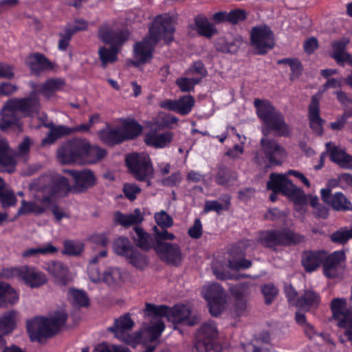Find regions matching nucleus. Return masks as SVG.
<instances>
[{
	"instance_id": "nucleus-22",
	"label": "nucleus",
	"mask_w": 352,
	"mask_h": 352,
	"mask_svg": "<svg viewBox=\"0 0 352 352\" xmlns=\"http://www.w3.org/2000/svg\"><path fill=\"white\" fill-rule=\"evenodd\" d=\"M346 259L343 251H336L327 255L325 251V258L322 261L323 274L327 278H336L338 276V267Z\"/></svg>"
},
{
	"instance_id": "nucleus-45",
	"label": "nucleus",
	"mask_w": 352,
	"mask_h": 352,
	"mask_svg": "<svg viewBox=\"0 0 352 352\" xmlns=\"http://www.w3.org/2000/svg\"><path fill=\"white\" fill-rule=\"evenodd\" d=\"M119 51L114 46L109 48L100 47L98 50V55L103 68H105L108 63H113L118 60Z\"/></svg>"
},
{
	"instance_id": "nucleus-63",
	"label": "nucleus",
	"mask_w": 352,
	"mask_h": 352,
	"mask_svg": "<svg viewBox=\"0 0 352 352\" xmlns=\"http://www.w3.org/2000/svg\"><path fill=\"white\" fill-rule=\"evenodd\" d=\"M331 241L335 243L344 245L348 242L344 227L333 232L330 236Z\"/></svg>"
},
{
	"instance_id": "nucleus-9",
	"label": "nucleus",
	"mask_w": 352,
	"mask_h": 352,
	"mask_svg": "<svg viewBox=\"0 0 352 352\" xmlns=\"http://www.w3.org/2000/svg\"><path fill=\"white\" fill-rule=\"evenodd\" d=\"M218 331L212 324L204 323L199 329V337L194 344L192 352H219L216 339Z\"/></svg>"
},
{
	"instance_id": "nucleus-58",
	"label": "nucleus",
	"mask_w": 352,
	"mask_h": 352,
	"mask_svg": "<svg viewBox=\"0 0 352 352\" xmlns=\"http://www.w3.org/2000/svg\"><path fill=\"white\" fill-rule=\"evenodd\" d=\"M228 267L234 270L248 269L252 266V261L243 257L240 259H228Z\"/></svg>"
},
{
	"instance_id": "nucleus-5",
	"label": "nucleus",
	"mask_w": 352,
	"mask_h": 352,
	"mask_svg": "<svg viewBox=\"0 0 352 352\" xmlns=\"http://www.w3.org/2000/svg\"><path fill=\"white\" fill-rule=\"evenodd\" d=\"M41 104L34 94L28 97L9 99L1 110L0 130L3 131L21 125V113L32 116L39 113Z\"/></svg>"
},
{
	"instance_id": "nucleus-41",
	"label": "nucleus",
	"mask_w": 352,
	"mask_h": 352,
	"mask_svg": "<svg viewBox=\"0 0 352 352\" xmlns=\"http://www.w3.org/2000/svg\"><path fill=\"white\" fill-rule=\"evenodd\" d=\"M221 201L224 203V205L217 200L206 201L204 204V212L205 213H208L211 211H214L217 214H220L222 210H229L231 205L230 195H226L223 198H221Z\"/></svg>"
},
{
	"instance_id": "nucleus-25",
	"label": "nucleus",
	"mask_w": 352,
	"mask_h": 352,
	"mask_svg": "<svg viewBox=\"0 0 352 352\" xmlns=\"http://www.w3.org/2000/svg\"><path fill=\"white\" fill-rule=\"evenodd\" d=\"M324 258V250H305L302 253L301 264L306 272L311 273L318 270Z\"/></svg>"
},
{
	"instance_id": "nucleus-29",
	"label": "nucleus",
	"mask_w": 352,
	"mask_h": 352,
	"mask_svg": "<svg viewBox=\"0 0 352 352\" xmlns=\"http://www.w3.org/2000/svg\"><path fill=\"white\" fill-rule=\"evenodd\" d=\"M47 271L54 278L55 283L60 287H66L71 281L68 267L60 261L50 263Z\"/></svg>"
},
{
	"instance_id": "nucleus-42",
	"label": "nucleus",
	"mask_w": 352,
	"mask_h": 352,
	"mask_svg": "<svg viewBox=\"0 0 352 352\" xmlns=\"http://www.w3.org/2000/svg\"><path fill=\"white\" fill-rule=\"evenodd\" d=\"M113 248L114 252L126 258L135 247L131 244L127 237L120 236L113 241Z\"/></svg>"
},
{
	"instance_id": "nucleus-36",
	"label": "nucleus",
	"mask_w": 352,
	"mask_h": 352,
	"mask_svg": "<svg viewBox=\"0 0 352 352\" xmlns=\"http://www.w3.org/2000/svg\"><path fill=\"white\" fill-rule=\"evenodd\" d=\"M121 130L125 142L133 140L140 136L142 133L143 127L134 119H125L122 122Z\"/></svg>"
},
{
	"instance_id": "nucleus-40",
	"label": "nucleus",
	"mask_w": 352,
	"mask_h": 352,
	"mask_svg": "<svg viewBox=\"0 0 352 352\" xmlns=\"http://www.w3.org/2000/svg\"><path fill=\"white\" fill-rule=\"evenodd\" d=\"M69 299L74 307H88L90 300L86 292L76 288H69L68 289Z\"/></svg>"
},
{
	"instance_id": "nucleus-57",
	"label": "nucleus",
	"mask_w": 352,
	"mask_h": 352,
	"mask_svg": "<svg viewBox=\"0 0 352 352\" xmlns=\"http://www.w3.org/2000/svg\"><path fill=\"white\" fill-rule=\"evenodd\" d=\"M73 35L74 34L70 32V30L67 29L66 28L64 29V32H60L59 34L60 39L58 43V50L65 52L67 50Z\"/></svg>"
},
{
	"instance_id": "nucleus-34",
	"label": "nucleus",
	"mask_w": 352,
	"mask_h": 352,
	"mask_svg": "<svg viewBox=\"0 0 352 352\" xmlns=\"http://www.w3.org/2000/svg\"><path fill=\"white\" fill-rule=\"evenodd\" d=\"M348 43L349 41L346 38L334 41L331 43L333 50L331 57L339 65L344 66V63H349L352 61V56L345 52Z\"/></svg>"
},
{
	"instance_id": "nucleus-62",
	"label": "nucleus",
	"mask_w": 352,
	"mask_h": 352,
	"mask_svg": "<svg viewBox=\"0 0 352 352\" xmlns=\"http://www.w3.org/2000/svg\"><path fill=\"white\" fill-rule=\"evenodd\" d=\"M22 271L23 266L4 267L2 269L1 275L6 278H12L14 277H17L19 279H20Z\"/></svg>"
},
{
	"instance_id": "nucleus-60",
	"label": "nucleus",
	"mask_w": 352,
	"mask_h": 352,
	"mask_svg": "<svg viewBox=\"0 0 352 352\" xmlns=\"http://www.w3.org/2000/svg\"><path fill=\"white\" fill-rule=\"evenodd\" d=\"M291 69L290 80H294L298 78L303 71L302 63L298 58H294V62L289 66Z\"/></svg>"
},
{
	"instance_id": "nucleus-19",
	"label": "nucleus",
	"mask_w": 352,
	"mask_h": 352,
	"mask_svg": "<svg viewBox=\"0 0 352 352\" xmlns=\"http://www.w3.org/2000/svg\"><path fill=\"white\" fill-rule=\"evenodd\" d=\"M25 63L31 74L36 76H39L44 72L52 71L55 68V64L39 52L30 54Z\"/></svg>"
},
{
	"instance_id": "nucleus-61",
	"label": "nucleus",
	"mask_w": 352,
	"mask_h": 352,
	"mask_svg": "<svg viewBox=\"0 0 352 352\" xmlns=\"http://www.w3.org/2000/svg\"><path fill=\"white\" fill-rule=\"evenodd\" d=\"M248 287L246 283L236 285L231 288L232 295L235 298V300L245 299Z\"/></svg>"
},
{
	"instance_id": "nucleus-7",
	"label": "nucleus",
	"mask_w": 352,
	"mask_h": 352,
	"mask_svg": "<svg viewBox=\"0 0 352 352\" xmlns=\"http://www.w3.org/2000/svg\"><path fill=\"white\" fill-rule=\"evenodd\" d=\"M129 173L139 182H148L153 177L154 169L150 157L144 153L133 152L125 157Z\"/></svg>"
},
{
	"instance_id": "nucleus-23",
	"label": "nucleus",
	"mask_w": 352,
	"mask_h": 352,
	"mask_svg": "<svg viewBox=\"0 0 352 352\" xmlns=\"http://www.w3.org/2000/svg\"><path fill=\"white\" fill-rule=\"evenodd\" d=\"M308 118L309 126L314 133L318 135L323 134L324 120L320 116V98L314 95L311 98V102L308 107Z\"/></svg>"
},
{
	"instance_id": "nucleus-12",
	"label": "nucleus",
	"mask_w": 352,
	"mask_h": 352,
	"mask_svg": "<svg viewBox=\"0 0 352 352\" xmlns=\"http://www.w3.org/2000/svg\"><path fill=\"white\" fill-rule=\"evenodd\" d=\"M203 293L210 314L213 316H219L223 311L226 301L224 289L219 283H214L204 287Z\"/></svg>"
},
{
	"instance_id": "nucleus-20",
	"label": "nucleus",
	"mask_w": 352,
	"mask_h": 352,
	"mask_svg": "<svg viewBox=\"0 0 352 352\" xmlns=\"http://www.w3.org/2000/svg\"><path fill=\"white\" fill-rule=\"evenodd\" d=\"M16 155L6 139L0 138V172L12 173L14 172L16 160Z\"/></svg>"
},
{
	"instance_id": "nucleus-17",
	"label": "nucleus",
	"mask_w": 352,
	"mask_h": 352,
	"mask_svg": "<svg viewBox=\"0 0 352 352\" xmlns=\"http://www.w3.org/2000/svg\"><path fill=\"white\" fill-rule=\"evenodd\" d=\"M195 103L194 97L188 94L180 96L177 100H164L159 105L163 109L175 112L181 116H186L191 112Z\"/></svg>"
},
{
	"instance_id": "nucleus-32",
	"label": "nucleus",
	"mask_w": 352,
	"mask_h": 352,
	"mask_svg": "<svg viewBox=\"0 0 352 352\" xmlns=\"http://www.w3.org/2000/svg\"><path fill=\"white\" fill-rule=\"evenodd\" d=\"M326 148L329 153L331 161L336 163L341 168L352 169V156L348 155L344 150L331 144V142L326 144Z\"/></svg>"
},
{
	"instance_id": "nucleus-33",
	"label": "nucleus",
	"mask_w": 352,
	"mask_h": 352,
	"mask_svg": "<svg viewBox=\"0 0 352 352\" xmlns=\"http://www.w3.org/2000/svg\"><path fill=\"white\" fill-rule=\"evenodd\" d=\"M66 82L63 78H50L38 85V92L47 98L52 97L57 91L63 90Z\"/></svg>"
},
{
	"instance_id": "nucleus-31",
	"label": "nucleus",
	"mask_w": 352,
	"mask_h": 352,
	"mask_svg": "<svg viewBox=\"0 0 352 352\" xmlns=\"http://www.w3.org/2000/svg\"><path fill=\"white\" fill-rule=\"evenodd\" d=\"M194 23L190 28L195 30L200 36L210 38L217 33L215 26L211 23L203 14H199L194 17Z\"/></svg>"
},
{
	"instance_id": "nucleus-15",
	"label": "nucleus",
	"mask_w": 352,
	"mask_h": 352,
	"mask_svg": "<svg viewBox=\"0 0 352 352\" xmlns=\"http://www.w3.org/2000/svg\"><path fill=\"white\" fill-rule=\"evenodd\" d=\"M320 196L322 201L335 211H352V202L341 192L332 194L330 188H322Z\"/></svg>"
},
{
	"instance_id": "nucleus-55",
	"label": "nucleus",
	"mask_w": 352,
	"mask_h": 352,
	"mask_svg": "<svg viewBox=\"0 0 352 352\" xmlns=\"http://www.w3.org/2000/svg\"><path fill=\"white\" fill-rule=\"evenodd\" d=\"M261 292L265 297V303L270 305L278 294V289L273 284H265L262 287Z\"/></svg>"
},
{
	"instance_id": "nucleus-39",
	"label": "nucleus",
	"mask_w": 352,
	"mask_h": 352,
	"mask_svg": "<svg viewBox=\"0 0 352 352\" xmlns=\"http://www.w3.org/2000/svg\"><path fill=\"white\" fill-rule=\"evenodd\" d=\"M320 302V295L312 290H305L304 294L299 297L296 302V306L300 309H310L317 307Z\"/></svg>"
},
{
	"instance_id": "nucleus-48",
	"label": "nucleus",
	"mask_w": 352,
	"mask_h": 352,
	"mask_svg": "<svg viewBox=\"0 0 352 352\" xmlns=\"http://www.w3.org/2000/svg\"><path fill=\"white\" fill-rule=\"evenodd\" d=\"M153 230L154 232V237L155 240V245L153 246V250L157 249L159 244L163 243H170L169 242H166L164 241L167 240H174L175 239V236L174 234L168 232L166 229H162L160 230L156 226L153 228Z\"/></svg>"
},
{
	"instance_id": "nucleus-35",
	"label": "nucleus",
	"mask_w": 352,
	"mask_h": 352,
	"mask_svg": "<svg viewBox=\"0 0 352 352\" xmlns=\"http://www.w3.org/2000/svg\"><path fill=\"white\" fill-rule=\"evenodd\" d=\"M15 316L14 311H9L0 317V348L6 345L3 336L11 333L16 327Z\"/></svg>"
},
{
	"instance_id": "nucleus-59",
	"label": "nucleus",
	"mask_w": 352,
	"mask_h": 352,
	"mask_svg": "<svg viewBox=\"0 0 352 352\" xmlns=\"http://www.w3.org/2000/svg\"><path fill=\"white\" fill-rule=\"evenodd\" d=\"M165 329V324L163 321L158 320L148 328V333L151 335V340L158 339Z\"/></svg>"
},
{
	"instance_id": "nucleus-27",
	"label": "nucleus",
	"mask_w": 352,
	"mask_h": 352,
	"mask_svg": "<svg viewBox=\"0 0 352 352\" xmlns=\"http://www.w3.org/2000/svg\"><path fill=\"white\" fill-rule=\"evenodd\" d=\"M43 126L49 129L50 131L41 141L43 146L52 145L57 140L72 134L71 127L65 125H55L52 121L49 123H44Z\"/></svg>"
},
{
	"instance_id": "nucleus-30",
	"label": "nucleus",
	"mask_w": 352,
	"mask_h": 352,
	"mask_svg": "<svg viewBox=\"0 0 352 352\" xmlns=\"http://www.w3.org/2000/svg\"><path fill=\"white\" fill-rule=\"evenodd\" d=\"M100 38L105 43L114 46L118 50L120 47L129 39V34L126 30H99Z\"/></svg>"
},
{
	"instance_id": "nucleus-50",
	"label": "nucleus",
	"mask_w": 352,
	"mask_h": 352,
	"mask_svg": "<svg viewBox=\"0 0 352 352\" xmlns=\"http://www.w3.org/2000/svg\"><path fill=\"white\" fill-rule=\"evenodd\" d=\"M154 217L156 223L162 229H167L173 225V218L164 210L156 213Z\"/></svg>"
},
{
	"instance_id": "nucleus-24",
	"label": "nucleus",
	"mask_w": 352,
	"mask_h": 352,
	"mask_svg": "<svg viewBox=\"0 0 352 352\" xmlns=\"http://www.w3.org/2000/svg\"><path fill=\"white\" fill-rule=\"evenodd\" d=\"M21 273L20 280L31 288L40 287L47 281L45 274L33 267L23 265Z\"/></svg>"
},
{
	"instance_id": "nucleus-16",
	"label": "nucleus",
	"mask_w": 352,
	"mask_h": 352,
	"mask_svg": "<svg viewBox=\"0 0 352 352\" xmlns=\"http://www.w3.org/2000/svg\"><path fill=\"white\" fill-rule=\"evenodd\" d=\"M160 259L168 265L179 267L184 259L180 246L177 243L159 244L154 250Z\"/></svg>"
},
{
	"instance_id": "nucleus-11",
	"label": "nucleus",
	"mask_w": 352,
	"mask_h": 352,
	"mask_svg": "<svg viewBox=\"0 0 352 352\" xmlns=\"http://www.w3.org/2000/svg\"><path fill=\"white\" fill-rule=\"evenodd\" d=\"M250 42L251 45L257 50L258 54H265L274 47V33L265 24L252 27L250 32Z\"/></svg>"
},
{
	"instance_id": "nucleus-8",
	"label": "nucleus",
	"mask_w": 352,
	"mask_h": 352,
	"mask_svg": "<svg viewBox=\"0 0 352 352\" xmlns=\"http://www.w3.org/2000/svg\"><path fill=\"white\" fill-rule=\"evenodd\" d=\"M145 314L149 317H166L175 324H186L192 326L194 323L189 319L190 311L184 305H175L169 307L166 305H155L146 303Z\"/></svg>"
},
{
	"instance_id": "nucleus-10",
	"label": "nucleus",
	"mask_w": 352,
	"mask_h": 352,
	"mask_svg": "<svg viewBox=\"0 0 352 352\" xmlns=\"http://www.w3.org/2000/svg\"><path fill=\"white\" fill-rule=\"evenodd\" d=\"M346 304L345 299L334 298L331 302V309L338 326L345 329L343 336L352 345V311L346 307Z\"/></svg>"
},
{
	"instance_id": "nucleus-21",
	"label": "nucleus",
	"mask_w": 352,
	"mask_h": 352,
	"mask_svg": "<svg viewBox=\"0 0 352 352\" xmlns=\"http://www.w3.org/2000/svg\"><path fill=\"white\" fill-rule=\"evenodd\" d=\"M74 180V188L79 192L86 191L96 184L94 172L89 169L81 170H69L67 171Z\"/></svg>"
},
{
	"instance_id": "nucleus-53",
	"label": "nucleus",
	"mask_w": 352,
	"mask_h": 352,
	"mask_svg": "<svg viewBox=\"0 0 352 352\" xmlns=\"http://www.w3.org/2000/svg\"><path fill=\"white\" fill-rule=\"evenodd\" d=\"M67 320V315L64 312H57L51 318H48L50 325L56 330V334Z\"/></svg>"
},
{
	"instance_id": "nucleus-18",
	"label": "nucleus",
	"mask_w": 352,
	"mask_h": 352,
	"mask_svg": "<svg viewBox=\"0 0 352 352\" xmlns=\"http://www.w3.org/2000/svg\"><path fill=\"white\" fill-rule=\"evenodd\" d=\"M134 324L130 314L126 313L116 319L113 325L109 327L108 331L113 333L120 340L129 342L131 340L129 332L132 330Z\"/></svg>"
},
{
	"instance_id": "nucleus-26",
	"label": "nucleus",
	"mask_w": 352,
	"mask_h": 352,
	"mask_svg": "<svg viewBox=\"0 0 352 352\" xmlns=\"http://www.w3.org/2000/svg\"><path fill=\"white\" fill-rule=\"evenodd\" d=\"M173 138L174 134L172 131H166L160 133L156 131H151L145 134L144 141L148 146L164 148L168 146Z\"/></svg>"
},
{
	"instance_id": "nucleus-1",
	"label": "nucleus",
	"mask_w": 352,
	"mask_h": 352,
	"mask_svg": "<svg viewBox=\"0 0 352 352\" xmlns=\"http://www.w3.org/2000/svg\"><path fill=\"white\" fill-rule=\"evenodd\" d=\"M254 105L262 122L261 133L263 135L260 140V148L254 157V162L267 168L280 166L287 155L286 149L278 140L268 135L274 132L278 137H289L291 129L285 122L283 114L270 101L257 98L254 100Z\"/></svg>"
},
{
	"instance_id": "nucleus-37",
	"label": "nucleus",
	"mask_w": 352,
	"mask_h": 352,
	"mask_svg": "<svg viewBox=\"0 0 352 352\" xmlns=\"http://www.w3.org/2000/svg\"><path fill=\"white\" fill-rule=\"evenodd\" d=\"M136 236H132L133 241H136V245L142 250L148 251L153 249L155 243L151 236L146 232L144 229L138 226L133 228Z\"/></svg>"
},
{
	"instance_id": "nucleus-47",
	"label": "nucleus",
	"mask_w": 352,
	"mask_h": 352,
	"mask_svg": "<svg viewBox=\"0 0 352 352\" xmlns=\"http://www.w3.org/2000/svg\"><path fill=\"white\" fill-rule=\"evenodd\" d=\"M58 252V249L51 243H47L45 246L38 248H29L23 252L22 256L24 258H29L37 255L38 254L46 255L54 254Z\"/></svg>"
},
{
	"instance_id": "nucleus-4",
	"label": "nucleus",
	"mask_w": 352,
	"mask_h": 352,
	"mask_svg": "<svg viewBox=\"0 0 352 352\" xmlns=\"http://www.w3.org/2000/svg\"><path fill=\"white\" fill-rule=\"evenodd\" d=\"M107 155L105 148L91 144L87 139L82 138L69 140L57 150V157L63 164H94L104 159Z\"/></svg>"
},
{
	"instance_id": "nucleus-49",
	"label": "nucleus",
	"mask_w": 352,
	"mask_h": 352,
	"mask_svg": "<svg viewBox=\"0 0 352 352\" xmlns=\"http://www.w3.org/2000/svg\"><path fill=\"white\" fill-rule=\"evenodd\" d=\"M247 19V12L245 10L236 8L228 12L227 22L236 25L240 22L245 21Z\"/></svg>"
},
{
	"instance_id": "nucleus-54",
	"label": "nucleus",
	"mask_w": 352,
	"mask_h": 352,
	"mask_svg": "<svg viewBox=\"0 0 352 352\" xmlns=\"http://www.w3.org/2000/svg\"><path fill=\"white\" fill-rule=\"evenodd\" d=\"M231 180L230 170L226 167H220L215 177V182L218 185L226 186Z\"/></svg>"
},
{
	"instance_id": "nucleus-2",
	"label": "nucleus",
	"mask_w": 352,
	"mask_h": 352,
	"mask_svg": "<svg viewBox=\"0 0 352 352\" xmlns=\"http://www.w3.org/2000/svg\"><path fill=\"white\" fill-rule=\"evenodd\" d=\"M30 188L32 190L43 194L38 200L43 206L34 201L22 200L21 206L17 212L18 215L34 214L38 216L45 213L46 210L50 209L57 222L69 217L52 199V197L66 195L71 192L72 188L67 177L59 174L42 175L31 183Z\"/></svg>"
},
{
	"instance_id": "nucleus-6",
	"label": "nucleus",
	"mask_w": 352,
	"mask_h": 352,
	"mask_svg": "<svg viewBox=\"0 0 352 352\" xmlns=\"http://www.w3.org/2000/svg\"><path fill=\"white\" fill-rule=\"evenodd\" d=\"M305 236L289 228L260 231L258 241L265 248L276 251L277 247H289L304 243Z\"/></svg>"
},
{
	"instance_id": "nucleus-46",
	"label": "nucleus",
	"mask_w": 352,
	"mask_h": 352,
	"mask_svg": "<svg viewBox=\"0 0 352 352\" xmlns=\"http://www.w3.org/2000/svg\"><path fill=\"white\" fill-rule=\"evenodd\" d=\"M63 246L62 253L68 256H79L84 250V244L80 241L65 240Z\"/></svg>"
},
{
	"instance_id": "nucleus-56",
	"label": "nucleus",
	"mask_w": 352,
	"mask_h": 352,
	"mask_svg": "<svg viewBox=\"0 0 352 352\" xmlns=\"http://www.w3.org/2000/svg\"><path fill=\"white\" fill-rule=\"evenodd\" d=\"M351 118H352V110L344 111L342 115L338 116L337 120L335 122H331V129L334 131L342 130L345 126L346 120Z\"/></svg>"
},
{
	"instance_id": "nucleus-3",
	"label": "nucleus",
	"mask_w": 352,
	"mask_h": 352,
	"mask_svg": "<svg viewBox=\"0 0 352 352\" xmlns=\"http://www.w3.org/2000/svg\"><path fill=\"white\" fill-rule=\"evenodd\" d=\"M175 31L172 17L166 14L157 16L149 27L147 35L133 45V56L136 60L133 65L138 66L150 61L160 41L163 40L166 44L173 42Z\"/></svg>"
},
{
	"instance_id": "nucleus-43",
	"label": "nucleus",
	"mask_w": 352,
	"mask_h": 352,
	"mask_svg": "<svg viewBox=\"0 0 352 352\" xmlns=\"http://www.w3.org/2000/svg\"><path fill=\"white\" fill-rule=\"evenodd\" d=\"M142 220L143 218L139 214H125L120 211H116L114 213L115 223L123 227H129L131 226L136 225L141 223Z\"/></svg>"
},
{
	"instance_id": "nucleus-14",
	"label": "nucleus",
	"mask_w": 352,
	"mask_h": 352,
	"mask_svg": "<svg viewBox=\"0 0 352 352\" xmlns=\"http://www.w3.org/2000/svg\"><path fill=\"white\" fill-rule=\"evenodd\" d=\"M26 328L32 342H42L44 339L56 335V330L50 325L48 318L45 317L35 318L28 320Z\"/></svg>"
},
{
	"instance_id": "nucleus-13",
	"label": "nucleus",
	"mask_w": 352,
	"mask_h": 352,
	"mask_svg": "<svg viewBox=\"0 0 352 352\" xmlns=\"http://www.w3.org/2000/svg\"><path fill=\"white\" fill-rule=\"evenodd\" d=\"M268 190L289 197L298 198L302 191L298 188L292 182L283 174L271 173L270 179L267 182Z\"/></svg>"
},
{
	"instance_id": "nucleus-64",
	"label": "nucleus",
	"mask_w": 352,
	"mask_h": 352,
	"mask_svg": "<svg viewBox=\"0 0 352 352\" xmlns=\"http://www.w3.org/2000/svg\"><path fill=\"white\" fill-rule=\"evenodd\" d=\"M202 232L201 221L199 219H196L192 226L188 229V234L191 238L197 239L201 236Z\"/></svg>"
},
{
	"instance_id": "nucleus-44",
	"label": "nucleus",
	"mask_w": 352,
	"mask_h": 352,
	"mask_svg": "<svg viewBox=\"0 0 352 352\" xmlns=\"http://www.w3.org/2000/svg\"><path fill=\"white\" fill-rule=\"evenodd\" d=\"M126 259L129 263L140 270H144L148 264V256L135 248Z\"/></svg>"
},
{
	"instance_id": "nucleus-38",
	"label": "nucleus",
	"mask_w": 352,
	"mask_h": 352,
	"mask_svg": "<svg viewBox=\"0 0 352 352\" xmlns=\"http://www.w3.org/2000/svg\"><path fill=\"white\" fill-rule=\"evenodd\" d=\"M19 300V295L11 285L0 282V307H6L8 304L14 305Z\"/></svg>"
},
{
	"instance_id": "nucleus-52",
	"label": "nucleus",
	"mask_w": 352,
	"mask_h": 352,
	"mask_svg": "<svg viewBox=\"0 0 352 352\" xmlns=\"http://www.w3.org/2000/svg\"><path fill=\"white\" fill-rule=\"evenodd\" d=\"M122 191L126 198L133 201L136 199L142 190L135 183H126L123 186Z\"/></svg>"
},
{
	"instance_id": "nucleus-51",
	"label": "nucleus",
	"mask_w": 352,
	"mask_h": 352,
	"mask_svg": "<svg viewBox=\"0 0 352 352\" xmlns=\"http://www.w3.org/2000/svg\"><path fill=\"white\" fill-rule=\"evenodd\" d=\"M16 200L12 190H6L4 188L0 193V203L3 208L15 206Z\"/></svg>"
},
{
	"instance_id": "nucleus-28",
	"label": "nucleus",
	"mask_w": 352,
	"mask_h": 352,
	"mask_svg": "<svg viewBox=\"0 0 352 352\" xmlns=\"http://www.w3.org/2000/svg\"><path fill=\"white\" fill-rule=\"evenodd\" d=\"M100 140L105 145L113 147L124 142L120 127L107 125L98 132Z\"/></svg>"
}]
</instances>
